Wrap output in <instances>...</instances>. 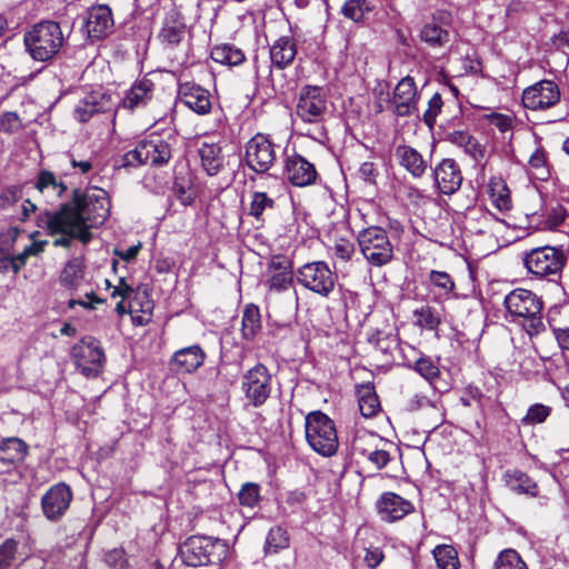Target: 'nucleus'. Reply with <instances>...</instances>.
Here are the masks:
<instances>
[{"mask_svg":"<svg viewBox=\"0 0 569 569\" xmlns=\"http://www.w3.org/2000/svg\"><path fill=\"white\" fill-rule=\"evenodd\" d=\"M375 9V6L369 0H346L341 7V14L353 21V22H362L366 19V16L371 13Z\"/></svg>","mask_w":569,"mask_h":569,"instance_id":"nucleus-43","label":"nucleus"},{"mask_svg":"<svg viewBox=\"0 0 569 569\" xmlns=\"http://www.w3.org/2000/svg\"><path fill=\"white\" fill-rule=\"evenodd\" d=\"M396 158L413 178H421L427 170V161L422 154L411 146L400 144L396 148Z\"/></svg>","mask_w":569,"mask_h":569,"instance_id":"nucleus-31","label":"nucleus"},{"mask_svg":"<svg viewBox=\"0 0 569 569\" xmlns=\"http://www.w3.org/2000/svg\"><path fill=\"white\" fill-rule=\"evenodd\" d=\"M22 129V123L19 114L13 111L3 112L0 116V131L13 134Z\"/></svg>","mask_w":569,"mask_h":569,"instance_id":"nucleus-59","label":"nucleus"},{"mask_svg":"<svg viewBox=\"0 0 569 569\" xmlns=\"http://www.w3.org/2000/svg\"><path fill=\"white\" fill-rule=\"evenodd\" d=\"M550 413L551 408L549 406L542 403H533L528 408L527 413L521 418V423L523 426H535L542 423L547 420Z\"/></svg>","mask_w":569,"mask_h":569,"instance_id":"nucleus-51","label":"nucleus"},{"mask_svg":"<svg viewBox=\"0 0 569 569\" xmlns=\"http://www.w3.org/2000/svg\"><path fill=\"white\" fill-rule=\"evenodd\" d=\"M360 250L369 263L381 267L393 258V247L387 231L378 226L361 230L358 234Z\"/></svg>","mask_w":569,"mask_h":569,"instance_id":"nucleus-9","label":"nucleus"},{"mask_svg":"<svg viewBox=\"0 0 569 569\" xmlns=\"http://www.w3.org/2000/svg\"><path fill=\"white\" fill-rule=\"evenodd\" d=\"M261 313L254 303L246 305L241 319V337L243 340L252 342L257 335L261 331Z\"/></svg>","mask_w":569,"mask_h":569,"instance_id":"nucleus-34","label":"nucleus"},{"mask_svg":"<svg viewBox=\"0 0 569 569\" xmlns=\"http://www.w3.org/2000/svg\"><path fill=\"white\" fill-rule=\"evenodd\" d=\"M211 59L223 66H239L246 60L243 51L231 43L217 44L211 49Z\"/></svg>","mask_w":569,"mask_h":569,"instance_id":"nucleus-40","label":"nucleus"},{"mask_svg":"<svg viewBox=\"0 0 569 569\" xmlns=\"http://www.w3.org/2000/svg\"><path fill=\"white\" fill-rule=\"evenodd\" d=\"M238 502L240 506L253 509L260 505L261 486L257 482H244L237 495Z\"/></svg>","mask_w":569,"mask_h":569,"instance_id":"nucleus-47","label":"nucleus"},{"mask_svg":"<svg viewBox=\"0 0 569 569\" xmlns=\"http://www.w3.org/2000/svg\"><path fill=\"white\" fill-rule=\"evenodd\" d=\"M367 341L379 350L388 361L393 359V351L400 346L397 335L378 329L368 332Z\"/></svg>","mask_w":569,"mask_h":569,"instance_id":"nucleus-37","label":"nucleus"},{"mask_svg":"<svg viewBox=\"0 0 569 569\" xmlns=\"http://www.w3.org/2000/svg\"><path fill=\"white\" fill-rule=\"evenodd\" d=\"M22 198V187L7 186L0 191V209L6 210L14 206Z\"/></svg>","mask_w":569,"mask_h":569,"instance_id":"nucleus-56","label":"nucleus"},{"mask_svg":"<svg viewBox=\"0 0 569 569\" xmlns=\"http://www.w3.org/2000/svg\"><path fill=\"white\" fill-rule=\"evenodd\" d=\"M71 358L77 369L87 378L98 377L106 362V355L99 339L82 337L71 349Z\"/></svg>","mask_w":569,"mask_h":569,"instance_id":"nucleus-10","label":"nucleus"},{"mask_svg":"<svg viewBox=\"0 0 569 569\" xmlns=\"http://www.w3.org/2000/svg\"><path fill=\"white\" fill-rule=\"evenodd\" d=\"M187 23L181 10L173 6L166 11L157 39L164 49H176L186 38Z\"/></svg>","mask_w":569,"mask_h":569,"instance_id":"nucleus-17","label":"nucleus"},{"mask_svg":"<svg viewBox=\"0 0 569 569\" xmlns=\"http://www.w3.org/2000/svg\"><path fill=\"white\" fill-rule=\"evenodd\" d=\"M111 201L106 190L92 187L82 190L74 188L71 197L58 210L46 211L39 226L51 236L60 234L52 242L54 247L70 248L74 240L88 244L93 234L92 228L102 226L110 216Z\"/></svg>","mask_w":569,"mask_h":569,"instance_id":"nucleus-1","label":"nucleus"},{"mask_svg":"<svg viewBox=\"0 0 569 569\" xmlns=\"http://www.w3.org/2000/svg\"><path fill=\"white\" fill-rule=\"evenodd\" d=\"M88 94L96 114L110 113L114 124L118 110L121 108L120 100L116 101L112 92L108 90H92Z\"/></svg>","mask_w":569,"mask_h":569,"instance_id":"nucleus-38","label":"nucleus"},{"mask_svg":"<svg viewBox=\"0 0 569 569\" xmlns=\"http://www.w3.org/2000/svg\"><path fill=\"white\" fill-rule=\"evenodd\" d=\"M199 157L208 176H216L223 169L222 148L218 143L203 142L199 148Z\"/></svg>","mask_w":569,"mask_h":569,"instance_id":"nucleus-33","label":"nucleus"},{"mask_svg":"<svg viewBox=\"0 0 569 569\" xmlns=\"http://www.w3.org/2000/svg\"><path fill=\"white\" fill-rule=\"evenodd\" d=\"M244 348L234 338H223L220 342V363L241 366Z\"/></svg>","mask_w":569,"mask_h":569,"instance_id":"nucleus-41","label":"nucleus"},{"mask_svg":"<svg viewBox=\"0 0 569 569\" xmlns=\"http://www.w3.org/2000/svg\"><path fill=\"white\" fill-rule=\"evenodd\" d=\"M357 396L360 413L365 418H372L380 411V401L372 382L357 386Z\"/></svg>","mask_w":569,"mask_h":569,"instance_id":"nucleus-36","label":"nucleus"},{"mask_svg":"<svg viewBox=\"0 0 569 569\" xmlns=\"http://www.w3.org/2000/svg\"><path fill=\"white\" fill-rule=\"evenodd\" d=\"M87 266L82 256L69 259L61 269L58 282L71 295L82 284L86 276Z\"/></svg>","mask_w":569,"mask_h":569,"instance_id":"nucleus-28","label":"nucleus"},{"mask_svg":"<svg viewBox=\"0 0 569 569\" xmlns=\"http://www.w3.org/2000/svg\"><path fill=\"white\" fill-rule=\"evenodd\" d=\"M452 17L450 12L438 10L432 13L431 20L426 22L419 32L422 42L431 48H441L450 41L449 27Z\"/></svg>","mask_w":569,"mask_h":569,"instance_id":"nucleus-20","label":"nucleus"},{"mask_svg":"<svg viewBox=\"0 0 569 569\" xmlns=\"http://www.w3.org/2000/svg\"><path fill=\"white\" fill-rule=\"evenodd\" d=\"M507 312L515 318H522L529 322V328L535 332L545 329L541 311L543 308L542 300L532 291L516 288L510 291L503 300Z\"/></svg>","mask_w":569,"mask_h":569,"instance_id":"nucleus-6","label":"nucleus"},{"mask_svg":"<svg viewBox=\"0 0 569 569\" xmlns=\"http://www.w3.org/2000/svg\"><path fill=\"white\" fill-rule=\"evenodd\" d=\"M443 107V100L439 92H436L428 102V109L422 114L425 124L432 129L438 114L441 112Z\"/></svg>","mask_w":569,"mask_h":569,"instance_id":"nucleus-53","label":"nucleus"},{"mask_svg":"<svg viewBox=\"0 0 569 569\" xmlns=\"http://www.w3.org/2000/svg\"><path fill=\"white\" fill-rule=\"evenodd\" d=\"M68 38L60 22L48 19L32 24L23 33V44L32 60L51 63L68 43Z\"/></svg>","mask_w":569,"mask_h":569,"instance_id":"nucleus-2","label":"nucleus"},{"mask_svg":"<svg viewBox=\"0 0 569 569\" xmlns=\"http://www.w3.org/2000/svg\"><path fill=\"white\" fill-rule=\"evenodd\" d=\"M276 207V200L268 196L263 191H254L252 199L249 204L248 214L253 217L257 222L262 226L264 223L263 213L267 210H273Z\"/></svg>","mask_w":569,"mask_h":569,"instance_id":"nucleus-42","label":"nucleus"},{"mask_svg":"<svg viewBox=\"0 0 569 569\" xmlns=\"http://www.w3.org/2000/svg\"><path fill=\"white\" fill-rule=\"evenodd\" d=\"M557 310V306L552 307L548 312V322L557 340L559 348L562 351H569V327H556L552 325V313Z\"/></svg>","mask_w":569,"mask_h":569,"instance_id":"nucleus-58","label":"nucleus"},{"mask_svg":"<svg viewBox=\"0 0 569 569\" xmlns=\"http://www.w3.org/2000/svg\"><path fill=\"white\" fill-rule=\"evenodd\" d=\"M431 291L439 299L457 298L455 292L456 283L452 277L446 271L431 270L429 273Z\"/></svg>","mask_w":569,"mask_h":569,"instance_id":"nucleus-39","label":"nucleus"},{"mask_svg":"<svg viewBox=\"0 0 569 569\" xmlns=\"http://www.w3.org/2000/svg\"><path fill=\"white\" fill-rule=\"evenodd\" d=\"M228 551L224 540L204 535L190 536L178 547L181 561L189 567H219Z\"/></svg>","mask_w":569,"mask_h":569,"instance_id":"nucleus-4","label":"nucleus"},{"mask_svg":"<svg viewBox=\"0 0 569 569\" xmlns=\"http://www.w3.org/2000/svg\"><path fill=\"white\" fill-rule=\"evenodd\" d=\"M153 307V301L149 299L147 292L140 295L134 291L131 299H129V310H131L132 313L141 312L151 316Z\"/></svg>","mask_w":569,"mask_h":569,"instance_id":"nucleus-54","label":"nucleus"},{"mask_svg":"<svg viewBox=\"0 0 569 569\" xmlns=\"http://www.w3.org/2000/svg\"><path fill=\"white\" fill-rule=\"evenodd\" d=\"M241 390L254 408L263 406L272 392V376L261 362L256 363L242 376Z\"/></svg>","mask_w":569,"mask_h":569,"instance_id":"nucleus-12","label":"nucleus"},{"mask_svg":"<svg viewBox=\"0 0 569 569\" xmlns=\"http://www.w3.org/2000/svg\"><path fill=\"white\" fill-rule=\"evenodd\" d=\"M177 98L199 116H206L211 111L212 102L209 90L194 81H179Z\"/></svg>","mask_w":569,"mask_h":569,"instance_id":"nucleus-19","label":"nucleus"},{"mask_svg":"<svg viewBox=\"0 0 569 569\" xmlns=\"http://www.w3.org/2000/svg\"><path fill=\"white\" fill-rule=\"evenodd\" d=\"M402 365L417 372L423 379H426L435 390L442 392L438 387L437 382L440 378L439 358L433 359L430 356L420 353L417 358H409L407 355H402Z\"/></svg>","mask_w":569,"mask_h":569,"instance_id":"nucleus-26","label":"nucleus"},{"mask_svg":"<svg viewBox=\"0 0 569 569\" xmlns=\"http://www.w3.org/2000/svg\"><path fill=\"white\" fill-rule=\"evenodd\" d=\"M360 453L366 456L367 459L378 469L385 468L391 460V456L387 450L375 449L372 451H367L366 449H362Z\"/></svg>","mask_w":569,"mask_h":569,"instance_id":"nucleus-62","label":"nucleus"},{"mask_svg":"<svg viewBox=\"0 0 569 569\" xmlns=\"http://www.w3.org/2000/svg\"><path fill=\"white\" fill-rule=\"evenodd\" d=\"M413 316L417 320V325L428 330H435L441 323L439 312L430 306H423L416 309L413 311Z\"/></svg>","mask_w":569,"mask_h":569,"instance_id":"nucleus-50","label":"nucleus"},{"mask_svg":"<svg viewBox=\"0 0 569 569\" xmlns=\"http://www.w3.org/2000/svg\"><path fill=\"white\" fill-rule=\"evenodd\" d=\"M18 545L13 538H8L0 545V569H10L16 559Z\"/></svg>","mask_w":569,"mask_h":569,"instance_id":"nucleus-52","label":"nucleus"},{"mask_svg":"<svg viewBox=\"0 0 569 569\" xmlns=\"http://www.w3.org/2000/svg\"><path fill=\"white\" fill-rule=\"evenodd\" d=\"M114 26L112 10L108 4H94L87 10L83 28L91 42L106 39Z\"/></svg>","mask_w":569,"mask_h":569,"instance_id":"nucleus-18","label":"nucleus"},{"mask_svg":"<svg viewBox=\"0 0 569 569\" xmlns=\"http://www.w3.org/2000/svg\"><path fill=\"white\" fill-rule=\"evenodd\" d=\"M489 189L492 203L497 209L507 211L511 208L510 191L502 179L492 178L489 182Z\"/></svg>","mask_w":569,"mask_h":569,"instance_id":"nucleus-44","label":"nucleus"},{"mask_svg":"<svg viewBox=\"0 0 569 569\" xmlns=\"http://www.w3.org/2000/svg\"><path fill=\"white\" fill-rule=\"evenodd\" d=\"M562 247L543 246L531 249L526 253L523 262L530 273L538 278L556 276L561 278V271L567 263Z\"/></svg>","mask_w":569,"mask_h":569,"instance_id":"nucleus-8","label":"nucleus"},{"mask_svg":"<svg viewBox=\"0 0 569 569\" xmlns=\"http://www.w3.org/2000/svg\"><path fill=\"white\" fill-rule=\"evenodd\" d=\"M486 119L502 133L512 129V119L510 116L492 112L486 114Z\"/></svg>","mask_w":569,"mask_h":569,"instance_id":"nucleus-63","label":"nucleus"},{"mask_svg":"<svg viewBox=\"0 0 569 569\" xmlns=\"http://www.w3.org/2000/svg\"><path fill=\"white\" fill-rule=\"evenodd\" d=\"M379 174L378 166L372 161L362 162L356 172L357 178L371 187H377Z\"/></svg>","mask_w":569,"mask_h":569,"instance_id":"nucleus-55","label":"nucleus"},{"mask_svg":"<svg viewBox=\"0 0 569 569\" xmlns=\"http://www.w3.org/2000/svg\"><path fill=\"white\" fill-rule=\"evenodd\" d=\"M376 510L382 521L391 523L412 513L415 506L410 500L405 499L400 495L386 491L376 501Z\"/></svg>","mask_w":569,"mask_h":569,"instance_id":"nucleus-21","label":"nucleus"},{"mask_svg":"<svg viewBox=\"0 0 569 569\" xmlns=\"http://www.w3.org/2000/svg\"><path fill=\"white\" fill-rule=\"evenodd\" d=\"M463 151L476 162H480L486 156V147L481 144L473 136L463 147Z\"/></svg>","mask_w":569,"mask_h":569,"instance_id":"nucleus-64","label":"nucleus"},{"mask_svg":"<svg viewBox=\"0 0 569 569\" xmlns=\"http://www.w3.org/2000/svg\"><path fill=\"white\" fill-rule=\"evenodd\" d=\"M420 94L415 79L410 76L402 78L393 90V113L397 117H408L418 111Z\"/></svg>","mask_w":569,"mask_h":569,"instance_id":"nucleus-23","label":"nucleus"},{"mask_svg":"<svg viewBox=\"0 0 569 569\" xmlns=\"http://www.w3.org/2000/svg\"><path fill=\"white\" fill-rule=\"evenodd\" d=\"M96 111L92 108V103L90 101L89 94H86L79 102L76 104L73 110V118L80 122H88L93 116Z\"/></svg>","mask_w":569,"mask_h":569,"instance_id":"nucleus-60","label":"nucleus"},{"mask_svg":"<svg viewBox=\"0 0 569 569\" xmlns=\"http://www.w3.org/2000/svg\"><path fill=\"white\" fill-rule=\"evenodd\" d=\"M560 89L552 80H540L526 88L522 92V104L529 110H547L560 101Z\"/></svg>","mask_w":569,"mask_h":569,"instance_id":"nucleus-16","label":"nucleus"},{"mask_svg":"<svg viewBox=\"0 0 569 569\" xmlns=\"http://www.w3.org/2000/svg\"><path fill=\"white\" fill-rule=\"evenodd\" d=\"M298 52L297 41L291 36L279 37L269 48L271 68L284 70L296 59Z\"/></svg>","mask_w":569,"mask_h":569,"instance_id":"nucleus-27","label":"nucleus"},{"mask_svg":"<svg viewBox=\"0 0 569 569\" xmlns=\"http://www.w3.org/2000/svg\"><path fill=\"white\" fill-rule=\"evenodd\" d=\"M493 569H528V566L518 551L505 549L497 556Z\"/></svg>","mask_w":569,"mask_h":569,"instance_id":"nucleus-48","label":"nucleus"},{"mask_svg":"<svg viewBox=\"0 0 569 569\" xmlns=\"http://www.w3.org/2000/svg\"><path fill=\"white\" fill-rule=\"evenodd\" d=\"M306 441L322 457H332L339 448L336 422L323 411L313 410L305 417Z\"/></svg>","mask_w":569,"mask_h":569,"instance_id":"nucleus-5","label":"nucleus"},{"mask_svg":"<svg viewBox=\"0 0 569 569\" xmlns=\"http://www.w3.org/2000/svg\"><path fill=\"white\" fill-rule=\"evenodd\" d=\"M207 353L200 345H192L177 350L170 361V369L177 373L190 375L203 366Z\"/></svg>","mask_w":569,"mask_h":569,"instance_id":"nucleus-24","label":"nucleus"},{"mask_svg":"<svg viewBox=\"0 0 569 569\" xmlns=\"http://www.w3.org/2000/svg\"><path fill=\"white\" fill-rule=\"evenodd\" d=\"M327 111L328 101L322 87L311 84L301 87L296 104V113L303 123H323Z\"/></svg>","mask_w":569,"mask_h":569,"instance_id":"nucleus-11","label":"nucleus"},{"mask_svg":"<svg viewBox=\"0 0 569 569\" xmlns=\"http://www.w3.org/2000/svg\"><path fill=\"white\" fill-rule=\"evenodd\" d=\"M529 164L539 172L541 180H547L550 177V171L547 166V153L542 147L537 148L530 156Z\"/></svg>","mask_w":569,"mask_h":569,"instance_id":"nucleus-57","label":"nucleus"},{"mask_svg":"<svg viewBox=\"0 0 569 569\" xmlns=\"http://www.w3.org/2000/svg\"><path fill=\"white\" fill-rule=\"evenodd\" d=\"M191 181L182 176H174L172 183V192L174 197L184 207L191 206L196 200V194L190 192Z\"/></svg>","mask_w":569,"mask_h":569,"instance_id":"nucleus-49","label":"nucleus"},{"mask_svg":"<svg viewBox=\"0 0 569 569\" xmlns=\"http://www.w3.org/2000/svg\"><path fill=\"white\" fill-rule=\"evenodd\" d=\"M506 487L517 495L536 498L539 495L537 482L526 472L519 469H508L502 476Z\"/></svg>","mask_w":569,"mask_h":569,"instance_id":"nucleus-30","label":"nucleus"},{"mask_svg":"<svg viewBox=\"0 0 569 569\" xmlns=\"http://www.w3.org/2000/svg\"><path fill=\"white\" fill-rule=\"evenodd\" d=\"M277 144L270 134L258 132L244 146V163L256 174H271L277 164Z\"/></svg>","mask_w":569,"mask_h":569,"instance_id":"nucleus-7","label":"nucleus"},{"mask_svg":"<svg viewBox=\"0 0 569 569\" xmlns=\"http://www.w3.org/2000/svg\"><path fill=\"white\" fill-rule=\"evenodd\" d=\"M282 178L291 186L305 188L313 186L320 180L316 164L293 150L283 152Z\"/></svg>","mask_w":569,"mask_h":569,"instance_id":"nucleus-13","label":"nucleus"},{"mask_svg":"<svg viewBox=\"0 0 569 569\" xmlns=\"http://www.w3.org/2000/svg\"><path fill=\"white\" fill-rule=\"evenodd\" d=\"M439 569H459L460 561L457 549L451 545H438L432 550Z\"/></svg>","mask_w":569,"mask_h":569,"instance_id":"nucleus-45","label":"nucleus"},{"mask_svg":"<svg viewBox=\"0 0 569 569\" xmlns=\"http://www.w3.org/2000/svg\"><path fill=\"white\" fill-rule=\"evenodd\" d=\"M174 137L163 138L157 133H150L140 140L136 148L126 152L119 161H116L114 169H132L141 166L162 168L172 158Z\"/></svg>","mask_w":569,"mask_h":569,"instance_id":"nucleus-3","label":"nucleus"},{"mask_svg":"<svg viewBox=\"0 0 569 569\" xmlns=\"http://www.w3.org/2000/svg\"><path fill=\"white\" fill-rule=\"evenodd\" d=\"M268 267L270 270L273 271V274L269 280L270 289L283 291L287 290L292 284V261L287 256H272Z\"/></svg>","mask_w":569,"mask_h":569,"instance_id":"nucleus-29","label":"nucleus"},{"mask_svg":"<svg viewBox=\"0 0 569 569\" xmlns=\"http://www.w3.org/2000/svg\"><path fill=\"white\" fill-rule=\"evenodd\" d=\"M296 277L306 289L322 297H328L337 282V274L323 261L303 264L298 269Z\"/></svg>","mask_w":569,"mask_h":569,"instance_id":"nucleus-14","label":"nucleus"},{"mask_svg":"<svg viewBox=\"0 0 569 569\" xmlns=\"http://www.w3.org/2000/svg\"><path fill=\"white\" fill-rule=\"evenodd\" d=\"M34 187L40 192H43L49 188L57 190V194L59 197H62L68 190L67 184L61 179H58L52 171L47 169H42L38 172Z\"/></svg>","mask_w":569,"mask_h":569,"instance_id":"nucleus-46","label":"nucleus"},{"mask_svg":"<svg viewBox=\"0 0 569 569\" xmlns=\"http://www.w3.org/2000/svg\"><path fill=\"white\" fill-rule=\"evenodd\" d=\"M290 533L286 527L280 525L272 526L266 536L263 555L266 557L278 555L290 547Z\"/></svg>","mask_w":569,"mask_h":569,"instance_id":"nucleus-35","label":"nucleus"},{"mask_svg":"<svg viewBox=\"0 0 569 569\" xmlns=\"http://www.w3.org/2000/svg\"><path fill=\"white\" fill-rule=\"evenodd\" d=\"M104 561L112 569H127L129 567L126 551L122 548H114L106 552Z\"/></svg>","mask_w":569,"mask_h":569,"instance_id":"nucleus-61","label":"nucleus"},{"mask_svg":"<svg viewBox=\"0 0 569 569\" xmlns=\"http://www.w3.org/2000/svg\"><path fill=\"white\" fill-rule=\"evenodd\" d=\"M73 501V490L64 481L50 486L40 499L43 517L51 523L60 522Z\"/></svg>","mask_w":569,"mask_h":569,"instance_id":"nucleus-15","label":"nucleus"},{"mask_svg":"<svg viewBox=\"0 0 569 569\" xmlns=\"http://www.w3.org/2000/svg\"><path fill=\"white\" fill-rule=\"evenodd\" d=\"M29 446L18 437L0 439V461L7 465H17L24 461Z\"/></svg>","mask_w":569,"mask_h":569,"instance_id":"nucleus-32","label":"nucleus"},{"mask_svg":"<svg viewBox=\"0 0 569 569\" xmlns=\"http://www.w3.org/2000/svg\"><path fill=\"white\" fill-rule=\"evenodd\" d=\"M432 176L439 192L446 196L456 193L463 180L459 164L451 158L442 159L432 169Z\"/></svg>","mask_w":569,"mask_h":569,"instance_id":"nucleus-22","label":"nucleus"},{"mask_svg":"<svg viewBox=\"0 0 569 569\" xmlns=\"http://www.w3.org/2000/svg\"><path fill=\"white\" fill-rule=\"evenodd\" d=\"M156 84L147 76L137 79L120 99L121 108L133 112L146 107L153 98Z\"/></svg>","mask_w":569,"mask_h":569,"instance_id":"nucleus-25","label":"nucleus"}]
</instances>
